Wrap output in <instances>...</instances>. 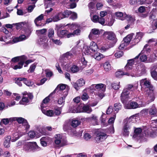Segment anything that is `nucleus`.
<instances>
[{
    "instance_id": "f257e3e1",
    "label": "nucleus",
    "mask_w": 157,
    "mask_h": 157,
    "mask_svg": "<svg viewBox=\"0 0 157 157\" xmlns=\"http://www.w3.org/2000/svg\"><path fill=\"white\" fill-rule=\"evenodd\" d=\"M137 89V86H134L132 84H128L123 90L121 96L122 102H125L127 100L131 99L132 97V91L134 89Z\"/></svg>"
},
{
    "instance_id": "f03ea898",
    "label": "nucleus",
    "mask_w": 157,
    "mask_h": 157,
    "mask_svg": "<svg viewBox=\"0 0 157 157\" xmlns=\"http://www.w3.org/2000/svg\"><path fill=\"white\" fill-rule=\"evenodd\" d=\"M140 84L141 87H144L149 89V97L148 99L150 100V102L153 101L155 98L154 88L151 84L150 81L146 78L142 79L140 81Z\"/></svg>"
},
{
    "instance_id": "7ed1b4c3",
    "label": "nucleus",
    "mask_w": 157,
    "mask_h": 157,
    "mask_svg": "<svg viewBox=\"0 0 157 157\" xmlns=\"http://www.w3.org/2000/svg\"><path fill=\"white\" fill-rule=\"evenodd\" d=\"M129 100L126 101L125 102H122L124 105V107L126 109H136L138 108L144 107L145 104H138V103L135 101H132L127 103Z\"/></svg>"
},
{
    "instance_id": "20e7f679",
    "label": "nucleus",
    "mask_w": 157,
    "mask_h": 157,
    "mask_svg": "<svg viewBox=\"0 0 157 157\" xmlns=\"http://www.w3.org/2000/svg\"><path fill=\"white\" fill-rule=\"evenodd\" d=\"M123 123V126L122 130V135L125 137H128L131 128V125L127 123L126 121L124 120Z\"/></svg>"
},
{
    "instance_id": "39448f33",
    "label": "nucleus",
    "mask_w": 157,
    "mask_h": 157,
    "mask_svg": "<svg viewBox=\"0 0 157 157\" xmlns=\"http://www.w3.org/2000/svg\"><path fill=\"white\" fill-rule=\"evenodd\" d=\"M10 119L13 120V121H17L20 124H22L26 129H28L30 128L27 121L25 119L21 117H13Z\"/></svg>"
},
{
    "instance_id": "423d86ee",
    "label": "nucleus",
    "mask_w": 157,
    "mask_h": 157,
    "mask_svg": "<svg viewBox=\"0 0 157 157\" xmlns=\"http://www.w3.org/2000/svg\"><path fill=\"white\" fill-rule=\"evenodd\" d=\"M104 37L107 39L113 41V43L115 44L117 41V39L115 34L112 31H106L103 34Z\"/></svg>"
},
{
    "instance_id": "0eeeda50",
    "label": "nucleus",
    "mask_w": 157,
    "mask_h": 157,
    "mask_svg": "<svg viewBox=\"0 0 157 157\" xmlns=\"http://www.w3.org/2000/svg\"><path fill=\"white\" fill-rule=\"evenodd\" d=\"M100 34V32L99 29H93L91 30L89 37L90 40H93L98 36Z\"/></svg>"
},
{
    "instance_id": "6e6552de",
    "label": "nucleus",
    "mask_w": 157,
    "mask_h": 157,
    "mask_svg": "<svg viewBox=\"0 0 157 157\" xmlns=\"http://www.w3.org/2000/svg\"><path fill=\"white\" fill-rule=\"evenodd\" d=\"M90 16L91 17L92 15V11H90ZM91 19L92 21L94 22H98L102 25L104 24L105 22V20L104 18L101 17L99 18L96 15H93L92 17H91Z\"/></svg>"
},
{
    "instance_id": "1a4fd4ad",
    "label": "nucleus",
    "mask_w": 157,
    "mask_h": 157,
    "mask_svg": "<svg viewBox=\"0 0 157 157\" xmlns=\"http://www.w3.org/2000/svg\"><path fill=\"white\" fill-rule=\"evenodd\" d=\"M107 137V136L105 133L100 132L97 134L95 140L97 143H99L104 140Z\"/></svg>"
},
{
    "instance_id": "9d476101",
    "label": "nucleus",
    "mask_w": 157,
    "mask_h": 157,
    "mask_svg": "<svg viewBox=\"0 0 157 157\" xmlns=\"http://www.w3.org/2000/svg\"><path fill=\"white\" fill-rule=\"evenodd\" d=\"M139 118L138 114H136L130 116L128 118L127 117L124 120V121H126L127 123L131 125L132 123H136V122L137 121Z\"/></svg>"
},
{
    "instance_id": "9b49d317",
    "label": "nucleus",
    "mask_w": 157,
    "mask_h": 157,
    "mask_svg": "<svg viewBox=\"0 0 157 157\" xmlns=\"http://www.w3.org/2000/svg\"><path fill=\"white\" fill-rule=\"evenodd\" d=\"M48 41L46 38L45 36H43L42 37H40L38 40V43L40 45H43L44 48H47L48 44L47 43Z\"/></svg>"
},
{
    "instance_id": "f8f14e48",
    "label": "nucleus",
    "mask_w": 157,
    "mask_h": 157,
    "mask_svg": "<svg viewBox=\"0 0 157 157\" xmlns=\"http://www.w3.org/2000/svg\"><path fill=\"white\" fill-rule=\"evenodd\" d=\"M124 75H125L128 76H131L132 77H134L136 75V74L130 73V72H127L124 73L123 71H118L115 73L116 76L118 78H121Z\"/></svg>"
},
{
    "instance_id": "ddd939ff",
    "label": "nucleus",
    "mask_w": 157,
    "mask_h": 157,
    "mask_svg": "<svg viewBox=\"0 0 157 157\" xmlns=\"http://www.w3.org/2000/svg\"><path fill=\"white\" fill-rule=\"evenodd\" d=\"M44 15L41 14L37 17L34 20V23L37 26H43L45 25L44 23H41V21L43 20L44 17Z\"/></svg>"
},
{
    "instance_id": "4468645a",
    "label": "nucleus",
    "mask_w": 157,
    "mask_h": 157,
    "mask_svg": "<svg viewBox=\"0 0 157 157\" xmlns=\"http://www.w3.org/2000/svg\"><path fill=\"white\" fill-rule=\"evenodd\" d=\"M142 130L140 128H137L134 130V134L133 138L136 140H139L142 137V135L141 133Z\"/></svg>"
},
{
    "instance_id": "2eb2a0df",
    "label": "nucleus",
    "mask_w": 157,
    "mask_h": 157,
    "mask_svg": "<svg viewBox=\"0 0 157 157\" xmlns=\"http://www.w3.org/2000/svg\"><path fill=\"white\" fill-rule=\"evenodd\" d=\"M85 83V81L83 79L81 78L78 80L76 82L74 83L73 86L76 90H78L79 87L83 86Z\"/></svg>"
},
{
    "instance_id": "dca6fc26",
    "label": "nucleus",
    "mask_w": 157,
    "mask_h": 157,
    "mask_svg": "<svg viewBox=\"0 0 157 157\" xmlns=\"http://www.w3.org/2000/svg\"><path fill=\"white\" fill-rule=\"evenodd\" d=\"M98 117L92 114L91 117L87 118H86L87 121L92 123L94 125L98 124Z\"/></svg>"
},
{
    "instance_id": "f3484780",
    "label": "nucleus",
    "mask_w": 157,
    "mask_h": 157,
    "mask_svg": "<svg viewBox=\"0 0 157 157\" xmlns=\"http://www.w3.org/2000/svg\"><path fill=\"white\" fill-rule=\"evenodd\" d=\"M80 113L85 112L90 113L92 111V109L90 106L87 105H84L83 106L80 105Z\"/></svg>"
},
{
    "instance_id": "a211bd4d",
    "label": "nucleus",
    "mask_w": 157,
    "mask_h": 157,
    "mask_svg": "<svg viewBox=\"0 0 157 157\" xmlns=\"http://www.w3.org/2000/svg\"><path fill=\"white\" fill-rule=\"evenodd\" d=\"M31 151L35 152L40 150V148L37 145L36 142H29Z\"/></svg>"
},
{
    "instance_id": "6ab92c4d",
    "label": "nucleus",
    "mask_w": 157,
    "mask_h": 157,
    "mask_svg": "<svg viewBox=\"0 0 157 157\" xmlns=\"http://www.w3.org/2000/svg\"><path fill=\"white\" fill-rule=\"evenodd\" d=\"M52 94H50L48 96L45 98L43 101L41 105V109L45 108L47 106L50 100V98Z\"/></svg>"
},
{
    "instance_id": "aec40b11",
    "label": "nucleus",
    "mask_w": 157,
    "mask_h": 157,
    "mask_svg": "<svg viewBox=\"0 0 157 157\" xmlns=\"http://www.w3.org/2000/svg\"><path fill=\"white\" fill-rule=\"evenodd\" d=\"M75 53L73 52V49H72L71 51L63 54L62 56V58L65 60L68 59L72 57Z\"/></svg>"
},
{
    "instance_id": "412c9836",
    "label": "nucleus",
    "mask_w": 157,
    "mask_h": 157,
    "mask_svg": "<svg viewBox=\"0 0 157 157\" xmlns=\"http://www.w3.org/2000/svg\"><path fill=\"white\" fill-rule=\"evenodd\" d=\"M149 113L151 115L157 117V109L155 105H153L149 109Z\"/></svg>"
},
{
    "instance_id": "4be33fe9",
    "label": "nucleus",
    "mask_w": 157,
    "mask_h": 157,
    "mask_svg": "<svg viewBox=\"0 0 157 157\" xmlns=\"http://www.w3.org/2000/svg\"><path fill=\"white\" fill-rule=\"evenodd\" d=\"M26 57L25 56H17L13 58L12 59V61L13 62H17L18 61L20 62H25L26 59Z\"/></svg>"
},
{
    "instance_id": "5701e85b",
    "label": "nucleus",
    "mask_w": 157,
    "mask_h": 157,
    "mask_svg": "<svg viewBox=\"0 0 157 157\" xmlns=\"http://www.w3.org/2000/svg\"><path fill=\"white\" fill-rule=\"evenodd\" d=\"M41 110L42 113L48 116L51 117L54 114V112L52 110H46L45 108L42 109Z\"/></svg>"
},
{
    "instance_id": "b1692460",
    "label": "nucleus",
    "mask_w": 157,
    "mask_h": 157,
    "mask_svg": "<svg viewBox=\"0 0 157 157\" xmlns=\"http://www.w3.org/2000/svg\"><path fill=\"white\" fill-rule=\"evenodd\" d=\"M11 139V137L10 136H8L4 138L3 145L5 147L8 148L10 147Z\"/></svg>"
},
{
    "instance_id": "393cba45",
    "label": "nucleus",
    "mask_w": 157,
    "mask_h": 157,
    "mask_svg": "<svg viewBox=\"0 0 157 157\" xmlns=\"http://www.w3.org/2000/svg\"><path fill=\"white\" fill-rule=\"evenodd\" d=\"M80 105L77 106H74L71 107L70 109V112L71 113H80Z\"/></svg>"
},
{
    "instance_id": "a878e982",
    "label": "nucleus",
    "mask_w": 157,
    "mask_h": 157,
    "mask_svg": "<svg viewBox=\"0 0 157 157\" xmlns=\"http://www.w3.org/2000/svg\"><path fill=\"white\" fill-rule=\"evenodd\" d=\"M67 33H68V31L66 30H59L57 33L58 36L61 38L66 37Z\"/></svg>"
},
{
    "instance_id": "bb28decb",
    "label": "nucleus",
    "mask_w": 157,
    "mask_h": 157,
    "mask_svg": "<svg viewBox=\"0 0 157 157\" xmlns=\"http://www.w3.org/2000/svg\"><path fill=\"white\" fill-rule=\"evenodd\" d=\"M143 65L144 64H140V65H138L137 66L136 70H133V72H130V73L132 74H136V75L135 77L136 76H138V75L140 73V72L141 71V69H142V66H143Z\"/></svg>"
},
{
    "instance_id": "cd10ccee",
    "label": "nucleus",
    "mask_w": 157,
    "mask_h": 157,
    "mask_svg": "<svg viewBox=\"0 0 157 157\" xmlns=\"http://www.w3.org/2000/svg\"><path fill=\"white\" fill-rule=\"evenodd\" d=\"M28 37H26L24 35H22L18 37L15 38L13 39L14 43H16L19 41H22L27 39Z\"/></svg>"
},
{
    "instance_id": "c85d7f7f",
    "label": "nucleus",
    "mask_w": 157,
    "mask_h": 157,
    "mask_svg": "<svg viewBox=\"0 0 157 157\" xmlns=\"http://www.w3.org/2000/svg\"><path fill=\"white\" fill-rule=\"evenodd\" d=\"M90 48L91 51L94 53L97 51L98 49L97 44L94 42H91L90 44Z\"/></svg>"
},
{
    "instance_id": "c756f323",
    "label": "nucleus",
    "mask_w": 157,
    "mask_h": 157,
    "mask_svg": "<svg viewBox=\"0 0 157 157\" xmlns=\"http://www.w3.org/2000/svg\"><path fill=\"white\" fill-rule=\"evenodd\" d=\"M93 86H95L96 88L98 90H101L103 92L105 90L106 88L105 85L101 83L98 84L96 85H94Z\"/></svg>"
},
{
    "instance_id": "7c9ffc66",
    "label": "nucleus",
    "mask_w": 157,
    "mask_h": 157,
    "mask_svg": "<svg viewBox=\"0 0 157 157\" xmlns=\"http://www.w3.org/2000/svg\"><path fill=\"white\" fill-rule=\"evenodd\" d=\"M149 129V131H150ZM151 131H149V132H145V136H149L152 138L155 137L157 136V133L155 131L152 130V128L151 129Z\"/></svg>"
},
{
    "instance_id": "2f4dec72",
    "label": "nucleus",
    "mask_w": 157,
    "mask_h": 157,
    "mask_svg": "<svg viewBox=\"0 0 157 157\" xmlns=\"http://www.w3.org/2000/svg\"><path fill=\"white\" fill-rule=\"evenodd\" d=\"M140 54V53L134 59L128 60L127 64H129V65H130L131 66H133V65L134 64L135 62H136L138 61V59Z\"/></svg>"
},
{
    "instance_id": "473e14b6",
    "label": "nucleus",
    "mask_w": 157,
    "mask_h": 157,
    "mask_svg": "<svg viewBox=\"0 0 157 157\" xmlns=\"http://www.w3.org/2000/svg\"><path fill=\"white\" fill-rule=\"evenodd\" d=\"M82 51L86 55H91L94 53L93 52L91 51V50L90 49V47H89L87 46H84L83 48Z\"/></svg>"
},
{
    "instance_id": "72a5a7b5",
    "label": "nucleus",
    "mask_w": 157,
    "mask_h": 157,
    "mask_svg": "<svg viewBox=\"0 0 157 157\" xmlns=\"http://www.w3.org/2000/svg\"><path fill=\"white\" fill-rule=\"evenodd\" d=\"M55 143L57 145H61V139L62 136L60 134H56L55 136Z\"/></svg>"
},
{
    "instance_id": "f704fd0d",
    "label": "nucleus",
    "mask_w": 157,
    "mask_h": 157,
    "mask_svg": "<svg viewBox=\"0 0 157 157\" xmlns=\"http://www.w3.org/2000/svg\"><path fill=\"white\" fill-rule=\"evenodd\" d=\"M115 16L117 18H120L122 17L121 19L122 20H124L125 19V17L126 16L125 13H123L121 12H118L114 13Z\"/></svg>"
},
{
    "instance_id": "c9c22d12",
    "label": "nucleus",
    "mask_w": 157,
    "mask_h": 157,
    "mask_svg": "<svg viewBox=\"0 0 157 157\" xmlns=\"http://www.w3.org/2000/svg\"><path fill=\"white\" fill-rule=\"evenodd\" d=\"M61 12L59 13L53 17V21L57 22L63 19Z\"/></svg>"
},
{
    "instance_id": "e433bc0d",
    "label": "nucleus",
    "mask_w": 157,
    "mask_h": 157,
    "mask_svg": "<svg viewBox=\"0 0 157 157\" xmlns=\"http://www.w3.org/2000/svg\"><path fill=\"white\" fill-rule=\"evenodd\" d=\"M66 88V85L64 84H61L58 85L54 90V92L55 93L59 92L64 90Z\"/></svg>"
},
{
    "instance_id": "4c0bfd02",
    "label": "nucleus",
    "mask_w": 157,
    "mask_h": 157,
    "mask_svg": "<svg viewBox=\"0 0 157 157\" xmlns=\"http://www.w3.org/2000/svg\"><path fill=\"white\" fill-rule=\"evenodd\" d=\"M64 94L63 97L60 98L58 101V102L59 105H62L64 103L65 98L67 94V91H64Z\"/></svg>"
},
{
    "instance_id": "58836bf2",
    "label": "nucleus",
    "mask_w": 157,
    "mask_h": 157,
    "mask_svg": "<svg viewBox=\"0 0 157 157\" xmlns=\"http://www.w3.org/2000/svg\"><path fill=\"white\" fill-rule=\"evenodd\" d=\"M47 31V29H42L37 30L36 31V34L39 36L42 37V35H44Z\"/></svg>"
},
{
    "instance_id": "ea45409f",
    "label": "nucleus",
    "mask_w": 157,
    "mask_h": 157,
    "mask_svg": "<svg viewBox=\"0 0 157 157\" xmlns=\"http://www.w3.org/2000/svg\"><path fill=\"white\" fill-rule=\"evenodd\" d=\"M103 67L105 70L106 72L109 71L111 69V64L108 62H105L104 64Z\"/></svg>"
},
{
    "instance_id": "a19ab883",
    "label": "nucleus",
    "mask_w": 157,
    "mask_h": 157,
    "mask_svg": "<svg viewBox=\"0 0 157 157\" xmlns=\"http://www.w3.org/2000/svg\"><path fill=\"white\" fill-rule=\"evenodd\" d=\"M132 34L128 35L125 37L124 38L123 41L124 42L126 43V44H128L132 40Z\"/></svg>"
},
{
    "instance_id": "79ce46f5",
    "label": "nucleus",
    "mask_w": 157,
    "mask_h": 157,
    "mask_svg": "<svg viewBox=\"0 0 157 157\" xmlns=\"http://www.w3.org/2000/svg\"><path fill=\"white\" fill-rule=\"evenodd\" d=\"M143 36V34L141 32L137 33L135 38V41L136 43H138L141 39Z\"/></svg>"
},
{
    "instance_id": "37998d69",
    "label": "nucleus",
    "mask_w": 157,
    "mask_h": 157,
    "mask_svg": "<svg viewBox=\"0 0 157 157\" xmlns=\"http://www.w3.org/2000/svg\"><path fill=\"white\" fill-rule=\"evenodd\" d=\"M81 123L80 121L77 120H72L71 124L74 128H75L78 126Z\"/></svg>"
},
{
    "instance_id": "c03bdc74",
    "label": "nucleus",
    "mask_w": 157,
    "mask_h": 157,
    "mask_svg": "<svg viewBox=\"0 0 157 157\" xmlns=\"http://www.w3.org/2000/svg\"><path fill=\"white\" fill-rule=\"evenodd\" d=\"M120 83L119 81L113 82L112 84V87L115 90H118L120 88Z\"/></svg>"
},
{
    "instance_id": "a18cd8bd",
    "label": "nucleus",
    "mask_w": 157,
    "mask_h": 157,
    "mask_svg": "<svg viewBox=\"0 0 157 157\" xmlns=\"http://www.w3.org/2000/svg\"><path fill=\"white\" fill-rule=\"evenodd\" d=\"M11 118H12V117L9 118H4L2 119L0 122L1 124H7L10 122H13V120L10 119Z\"/></svg>"
},
{
    "instance_id": "49530a36",
    "label": "nucleus",
    "mask_w": 157,
    "mask_h": 157,
    "mask_svg": "<svg viewBox=\"0 0 157 157\" xmlns=\"http://www.w3.org/2000/svg\"><path fill=\"white\" fill-rule=\"evenodd\" d=\"M71 13V11L69 10H66L63 13L61 12V14H62V17H63V18L68 17Z\"/></svg>"
},
{
    "instance_id": "de8ad7c7",
    "label": "nucleus",
    "mask_w": 157,
    "mask_h": 157,
    "mask_svg": "<svg viewBox=\"0 0 157 157\" xmlns=\"http://www.w3.org/2000/svg\"><path fill=\"white\" fill-rule=\"evenodd\" d=\"M104 57V56L103 55L99 53L95 54L94 56V57L95 59L98 61L100 60Z\"/></svg>"
},
{
    "instance_id": "09e8293b",
    "label": "nucleus",
    "mask_w": 157,
    "mask_h": 157,
    "mask_svg": "<svg viewBox=\"0 0 157 157\" xmlns=\"http://www.w3.org/2000/svg\"><path fill=\"white\" fill-rule=\"evenodd\" d=\"M54 30L52 29H49L48 32V37L50 39H52L54 36Z\"/></svg>"
},
{
    "instance_id": "8fccbe9b",
    "label": "nucleus",
    "mask_w": 157,
    "mask_h": 157,
    "mask_svg": "<svg viewBox=\"0 0 157 157\" xmlns=\"http://www.w3.org/2000/svg\"><path fill=\"white\" fill-rule=\"evenodd\" d=\"M125 19H126L128 21L131 23H133L135 20L134 17L127 14L125 17Z\"/></svg>"
},
{
    "instance_id": "3c124183",
    "label": "nucleus",
    "mask_w": 157,
    "mask_h": 157,
    "mask_svg": "<svg viewBox=\"0 0 157 157\" xmlns=\"http://www.w3.org/2000/svg\"><path fill=\"white\" fill-rule=\"evenodd\" d=\"M121 105L119 103H115L114 105V109L116 111V113H117L119 110L121 109Z\"/></svg>"
},
{
    "instance_id": "603ef678",
    "label": "nucleus",
    "mask_w": 157,
    "mask_h": 157,
    "mask_svg": "<svg viewBox=\"0 0 157 157\" xmlns=\"http://www.w3.org/2000/svg\"><path fill=\"white\" fill-rule=\"evenodd\" d=\"M24 62H19L18 64L13 67V68L15 70L21 68L23 66Z\"/></svg>"
},
{
    "instance_id": "864d4df0",
    "label": "nucleus",
    "mask_w": 157,
    "mask_h": 157,
    "mask_svg": "<svg viewBox=\"0 0 157 157\" xmlns=\"http://www.w3.org/2000/svg\"><path fill=\"white\" fill-rule=\"evenodd\" d=\"M51 0H44L45 9H47L48 8V6H52L54 5V4L53 3L51 2H48V1H50Z\"/></svg>"
},
{
    "instance_id": "5fc2aeb1",
    "label": "nucleus",
    "mask_w": 157,
    "mask_h": 157,
    "mask_svg": "<svg viewBox=\"0 0 157 157\" xmlns=\"http://www.w3.org/2000/svg\"><path fill=\"white\" fill-rule=\"evenodd\" d=\"M29 142L26 144L24 147V150L27 152H31V150Z\"/></svg>"
},
{
    "instance_id": "6e6d98bb",
    "label": "nucleus",
    "mask_w": 157,
    "mask_h": 157,
    "mask_svg": "<svg viewBox=\"0 0 157 157\" xmlns=\"http://www.w3.org/2000/svg\"><path fill=\"white\" fill-rule=\"evenodd\" d=\"M48 137H43L40 139V143L41 145L43 146H46L47 145V143L46 140L47 139Z\"/></svg>"
},
{
    "instance_id": "4d7b16f0",
    "label": "nucleus",
    "mask_w": 157,
    "mask_h": 157,
    "mask_svg": "<svg viewBox=\"0 0 157 157\" xmlns=\"http://www.w3.org/2000/svg\"><path fill=\"white\" fill-rule=\"evenodd\" d=\"M150 126L153 128H157V119L151 121Z\"/></svg>"
},
{
    "instance_id": "13d9d810",
    "label": "nucleus",
    "mask_w": 157,
    "mask_h": 157,
    "mask_svg": "<svg viewBox=\"0 0 157 157\" xmlns=\"http://www.w3.org/2000/svg\"><path fill=\"white\" fill-rule=\"evenodd\" d=\"M29 101V98L27 97V96L25 95L22 98V101H20L19 103L21 104L24 105L25 103H27Z\"/></svg>"
},
{
    "instance_id": "bf43d9fd",
    "label": "nucleus",
    "mask_w": 157,
    "mask_h": 157,
    "mask_svg": "<svg viewBox=\"0 0 157 157\" xmlns=\"http://www.w3.org/2000/svg\"><path fill=\"white\" fill-rule=\"evenodd\" d=\"M148 45L146 44L144 47L143 50L141 51L140 53H144L145 52H149L150 51V48L148 47Z\"/></svg>"
},
{
    "instance_id": "052dcab7",
    "label": "nucleus",
    "mask_w": 157,
    "mask_h": 157,
    "mask_svg": "<svg viewBox=\"0 0 157 157\" xmlns=\"http://www.w3.org/2000/svg\"><path fill=\"white\" fill-rule=\"evenodd\" d=\"M71 71L73 73L77 72L79 70L78 67L76 65L73 66L71 68Z\"/></svg>"
},
{
    "instance_id": "680f3d73",
    "label": "nucleus",
    "mask_w": 157,
    "mask_h": 157,
    "mask_svg": "<svg viewBox=\"0 0 157 157\" xmlns=\"http://www.w3.org/2000/svg\"><path fill=\"white\" fill-rule=\"evenodd\" d=\"M24 79L25 80L24 78H19L16 81V83L19 86H22V83L21 81H22L23 82V80Z\"/></svg>"
},
{
    "instance_id": "e2e57ef3",
    "label": "nucleus",
    "mask_w": 157,
    "mask_h": 157,
    "mask_svg": "<svg viewBox=\"0 0 157 157\" xmlns=\"http://www.w3.org/2000/svg\"><path fill=\"white\" fill-rule=\"evenodd\" d=\"M106 117V114L102 113V114L100 117V120L102 123L104 124L105 122V119Z\"/></svg>"
},
{
    "instance_id": "0e129e2a",
    "label": "nucleus",
    "mask_w": 157,
    "mask_h": 157,
    "mask_svg": "<svg viewBox=\"0 0 157 157\" xmlns=\"http://www.w3.org/2000/svg\"><path fill=\"white\" fill-rule=\"evenodd\" d=\"M140 73L138 75L139 76H141L146 73V68L144 65H143L142 67V69Z\"/></svg>"
},
{
    "instance_id": "69168bd1",
    "label": "nucleus",
    "mask_w": 157,
    "mask_h": 157,
    "mask_svg": "<svg viewBox=\"0 0 157 157\" xmlns=\"http://www.w3.org/2000/svg\"><path fill=\"white\" fill-rule=\"evenodd\" d=\"M25 80H23V82L27 86H32L33 84V83L27 80V79L25 78Z\"/></svg>"
},
{
    "instance_id": "338daca9",
    "label": "nucleus",
    "mask_w": 157,
    "mask_h": 157,
    "mask_svg": "<svg viewBox=\"0 0 157 157\" xmlns=\"http://www.w3.org/2000/svg\"><path fill=\"white\" fill-rule=\"evenodd\" d=\"M151 76L155 80L157 81V72L155 71H153L151 73Z\"/></svg>"
},
{
    "instance_id": "774afa93",
    "label": "nucleus",
    "mask_w": 157,
    "mask_h": 157,
    "mask_svg": "<svg viewBox=\"0 0 157 157\" xmlns=\"http://www.w3.org/2000/svg\"><path fill=\"white\" fill-rule=\"evenodd\" d=\"M28 136L31 138H34L36 136V132L34 131H30L28 133Z\"/></svg>"
}]
</instances>
